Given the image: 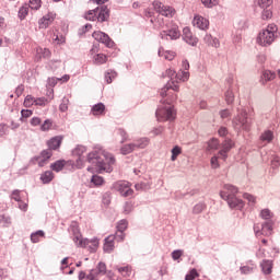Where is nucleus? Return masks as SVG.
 I'll list each match as a JSON object with an SVG mask.
<instances>
[{
	"label": "nucleus",
	"mask_w": 280,
	"mask_h": 280,
	"mask_svg": "<svg viewBox=\"0 0 280 280\" xmlns=\"http://www.w3.org/2000/svg\"><path fill=\"white\" fill-rule=\"evenodd\" d=\"M163 78H170V81L161 89V95L165 97L167 91L178 92V82H187L189 80V61H182V69L176 73V70L170 68L163 73Z\"/></svg>",
	"instance_id": "nucleus-1"
},
{
	"label": "nucleus",
	"mask_w": 280,
	"mask_h": 280,
	"mask_svg": "<svg viewBox=\"0 0 280 280\" xmlns=\"http://www.w3.org/2000/svg\"><path fill=\"white\" fill-rule=\"evenodd\" d=\"M88 163L95 167L98 174L106 172L110 174L113 172V165H115V156L104 149H98L90 152L86 158Z\"/></svg>",
	"instance_id": "nucleus-2"
},
{
	"label": "nucleus",
	"mask_w": 280,
	"mask_h": 280,
	"mask_svg": "<svg viewBox=\"0 0 280 280\" xmlns=\"http://www.w3.org/2000/svg\"><path fill=\"white\" fill-rule=\"evenodd\" d=\"M172 91L174 90L166 91V95L164 96H162L160 92L161 97H163L161 102L164 105L160 106L155 112L158 121H174V119H176V110H174L172 102H176L177 96Z\"/></svg>",
	"instance_id": "nucleus-3"
},
{
	"label": "nucleus",
	"mask_w": 280,
	"mask_h": 280,
	"mask_svg": "<svg viewBox=\"0 0 280 280\" xmlns=\"http://www.w3.org/2000/svg\"><path fill=\"white\" fill-rule=\"evenodd\" d=\"M70 233L72 235V241L74 242L75 246H78V248H86V246H89L90 253H95L97 250L100 241L97 238H92L91 241L89 238H83L78 222L71 223Z\"/></svg>",
	"instance_id": "nucleus-4"
},
{
	"label": "nucleus",
	"mask_w": 280,
	"mask_h": 280,
	"mask_svg": "<svg viewBox=\"0 0 280 280\" xmlns=\"http://www.w3.org/2000/svg\"><path fill=\"white\" fill-rule=\"evenodd\" d=\"M237 191H240L237 187L225 184L223 186V190L220 191V196L222 200H226L230 209H236L237 211H242V209H244V200L235 196Z\"/></svg>",
	"instance_id": "nucleus-5"
},
{
	"label": "nucleus",
	"mask_w": 280,
	"mask_h": 280,
	"mask_svg": "<svg viewBox=\"0 0 280 280\" xmlns=\"http://www.w3.org/2000/svg\"><path fill=\"white\" fill-rule=\"evenodd\" d=\"M277 32L279 28L276 24H269L267 28L259 32L256 43L260 45V47H270L277 40Z\"/></svg>",
	"instance_id": "nucleus-6"
},
{
	"label": "nucleus",
	"mask_w": 280,
	"mask_h": 280,
	"mask_svg": "<svg viewBox=\"0 0 280 280\" xmlns=\"http://www.w3.org/2000/svg\"><path fill=\"white\" fill-rule=\"evenodd\" d=\"M232 124L235 130H250L248 112L244 108L237 109V115L233 118Z\"/></svg>",
	"instance_id": "nucleus-7"
},
{
	"label": "nucleus",
	"mask_w": 280,
	"mask_h": 280,
	"mask_svg": "<svg viewBox=\"0 0 280 280\" xmlns=\"http://www.w3.org/2000/svg\"><path fill=\"white\" fill-rule=\"evenodd\" d=\"M149 144H150V139L140 138L138 140H135L131 143L122 145L120 148V153L124 155L131 154V152H135L137 150H144V148H148Z\"/></svg>",
	"instance_id": "nucleus-8"
},
{
	"label": "nucleus",
	"mask_w": 280,
	"mask_h": 280,
	"mask_svg": "<svg viewBox=\"0 0 280 280\" xmlns=\"http://www.w3.org/2000/svg\"><path fill=\"white\" fill-rule=\"evenodd\" d=\"M162 40H178L180 31L176 24H166L165 28L160 33Z\"/></svg>",
	"instance_id": "nucleus-9"
},
{
	"label": "nucleus",
	"mask_w": 280,
	"mask_h": 280,
	"mask_svg": "<svg viewBox=\"0 0 280 280\" xmlns=\"http://www.w3.org/2000/svg\"><path fill=\"white\" fill-rule=\"evenodd\" d=\"M113 189H115V191H118L124 198H128L132 196V194H135V190H132V188L130 187V182L127 180H118L114 183Z\"/></svg>",
	"instance_id": "nucleus-10"
},
{
	"label": "nucleus",
	"mask_w": 280,
	"mask_h": 280,
	"mask_svg": "<svg viewBox=\"0 0 280 280\" xmlns=\"http://www.w3.org/2000/svg\"><path fill=\"white\" fill-rule=\"evenodd\" d=\"M153 9L158 14L166 16L167 19H172V16L176 14V10H174V8L163 4L161 1H154Z\"/></svg>",
	"instance_id": "nucleus-11"
},
{
	"label": "nucleus",
	"mask_w": 280,
	"mask_h": 280,
	"mask_svg": "<svg viewBox=\"0 0 280 280\" xmlns=\"http://www.w3.org/2000/svg\"><path fill=\"white\" fill-rule=\"evenodd\" d=\"M254 233L256 237H259L260 235H265L266 237H269V235H272V221H266L261 225L255 224Z\"/></svg>",
	"instance_id": "nucleus-12"
},
{
	"label": "nucleus",
	"mask_w": 280,
	"mask_h": 280,
	"mask_svg": "<svg viewBox=\"0 0 280 280\" xmlns=\"http://www.w3.org/2000/svg\"><path fill=\"white\" fill-rule=\"evenodd\" d=\"M93 38L96 39L98 43H103L105 47H115V42L110 39L108 34L102 32V31H96L92 34Z\"/></svg>",
	"instance_id": "nucleus-13"
},
{
	"label": "nucleus",
	"mask_w": 280,
	"mask_h": 280,
	"mask_svg": "<svg viewBox=\"0 0 280 280\" xmlns=\"http://www.w3.org/2000/svg\"><path fill=\"white\" fill-rule=\"evenodd\" d=\"M233 149V140L226 139L225 141L222 142V149L219 151V156L223 161L229 158V152Z\"/></svg>",
	"instance_id": "nucleus-14"
},
{
	"label": "nucleus",
	"mask_w": 280,
	"mask_h": 280,
	"mask_svg": "<svg viewBox=\"0 0 280 280\" xmlns=\"http://www.w3.org/2000/svg\"><path fill=\"white\" fill-rule=\"evenodd\" d=\"M183 38L185 43H187L188 45H191V47H196V45H198V37L194 36L189 27H185L183 30Z\"/></svg>",
	"instance_id": "nucleus-15"
},
{
	"label": "nucleus",
	"mask_w": 280,
	"mask_h": 280,
	"mask_svg": "<svg viewBox=\"0 0 280 280\" xmlns=\"http://www.w3.org/2000/svg\"><path fill=\"white\" fill-rule=\"evenodd\" d=\"M194 27H198V30H209V20L203 18L202 15H195L192 20Z\"/></svg>",
	"instance_id": "nucleus-16"
},
{
	"label": "nucleus",
	"mask_w": 280,
	"mask_h": 280,
	"mask_svg": "<svg viewBox=\"0 0 280 280\" xmlns=\"http://www.w3.org/2000/svg\"><path fill=\"white\" fill-rule=\"evenodd\" d=\"M54 19H56V14H54V13H48L47 15H44L39 20V27L42 30H47V27H49V25H51V23H54Z\"/></svg>",
	"instance_id": "nucleus-17"
},
{
	"label": "nucleus",
	"mask_w": 280,
	"mask_h": 280,
	"mask_svg": "<svg viewBox=\"0 0 280 280\" xmlns=\"http://www.w3.org/2000/svg\"><path fill=\"white\" fill-rule=\"evenodd\" d=\"M52 153L51 150H44L40 153V156L37 158V163L39 167H45V165H47L49 159H51Z\"/></svg>",
	"instance_id": "nucleus-18"
},
{
	"label": "nucleus",
	"mask_w": 280,
	"mask_h": 280,
	"mask_svg": "<svg viewBox=\"0 0 280 280\" xmlns=\"http://www.w3.org/2000/svg\"><path fill=\"white\" fill-rule=\"evenodd\" d=\"M97 275H106V264L98 262L96 270H92L90 275H88V279L95 280V277H97Z\"/></svg>",
	"instance_id": "nucleus-19"
},
{
	"label": "nucleus",
	"mask_w": 280,
	"mask_h": 280,
	"mask_svg": "<svg viewBox=\"0 0 280 280\" xmlns=\"http://www.w3.org/2000/svg\"><path fill=\"white\" fill-rule=\"evenodd\" d=\"M91 113L94 115V117H101L106 113V105H104V103H97L92 106Z\"/></svg>",
	"instance_id": "nucleus-20"
},
{
	"label": "nucleus",
	"mask_w": 280,
	"mask_h": 280,
	"mask_svg": "<svg viewBox=\"0 0 280 280\" xmlns=\"http://www.w3.org/2000/svg\"><path fill=\"white\" fill-rule=\"evenodd\" d=\"M103 248L105 253H113L115 250V235H109L105 238Z\"/></svg>",
	"instance_id": "nucleus-21"
},
{
	"label": "nucleus",
	"mask_w": 280,
	"mask_h": 280,
	"mask_svg": "<svg viewBox=\"0 0 280 280\" xmlns=\"http://www.w3.org/2000/svg\"><path fill=\"white\" fill-rule=\"evenodd\" d=\"M35 58L36 60H43V58H51V50L48 48L37 47Z\"/></svg>",
	"instance_id": "nucleus-22"
},
{
	"label": "nucleus",
	"mask_w": 280,
	"mask_h": 280,
	"mask_svg": "<svg viewBox=\"0 0 280 280\" xmlns=\"http://www.w3.org/2000/svg\"><path fill=\"white\" fill-rule=\"evenodd\" d=\"M110 16V13L108 11V7H102L101 9L98 8V12H97V21H100V23H104V21H108V18Z\"/></svg>",
	"instance_id": "nucleus-23"
},
{
	"label": "nucleus",
	"mask_w": 280,
	"mask_h": 280,
	"mask_svg": "<svg viewBox=\"0 0 280 280\" xmlns=\"http://www.w3.org/2000/svg\"><path fill=\"white\" fill-rule=\"evenodd\" d=\"M203 43H206V45H208L209 47H214L215 49H218V47H220V39L207 34L203 37Z\"/></svg>",
	"instance_id": "nucleus-24"
},
{
	"label": "nucleus",
	"mask_w": 280,
	"mask_h": 280,
	"mask_svg": "<svg viewBox=\"0 0 280 280\" xmlns=\"http://www.w3.org/2000/svg\"><path fill=\"white\" fill-rule=\"evenodd\" d=\"M62 143V137L56 136L48 141V150H58Z\"/></svg>",
	"instance_id": "nucleus-25"
},
{
	"label": "nucleus",
	"mask_w": 280,
	"mask_h": 280,
	"mask_svg": "<svg viewBox=\"0 0 280 280\" xmlns=\"http://www.w3.org/2000/svg\"><path fill=\"white\" fill-rule=\"evenodd\" d=\"M260 268L264 275H272V260H262Z\"/></svg>",
	"instance_id": "nucleus-26"
},
{
	"label": "nucleus",
	"mask_w": 280,
	"mask_h": 280,
	"mask_svg": "<svg viewBox=\"0 0 280 280\" xmlns=\"http://www.w3.org/2000/svg\"><path fill=\"white\" fill-rule=\"evenodd\" d=\"M218 148H220V141L218 139L212 138L207 142V148H206L207 152H213L218 150Z\"/></svg>",
	"instance_id": "nucleus-27"
},
{
	"label": "nucleus",
	"mask_w": 280,
	"mask_h": 280,
	"mask_svg": "<svg viewBox=\"0 0 280 280\" xmlns=\"http://www.w3.org/2000/svg\"><path fill=\"white\" fill-rule=\"evenodd\" d=\"M65 165H67V162L65 160H59L50 164V170H52V172H62Z\"/></svg>",
	"instance_id": "nucleus-28"
},
{
	"label": "nucleus",
	"mask_w": 280,
	"mask_h": 280,
	"mask_svg": "<svg viewBox=\"0 0 280 280\" xmlns=\"http://www.w3.org/2000/svg\"><path fill=\"white\" fill-rule=\"evenodd\" d=\"M160 58H164L165 60H174L176 58V52L170 50H159Z\"/></svg>",
	"instance_id": "nucleus-29"
},
{
	"label": "nucleus",
	"mask_w": 280,
	"mask_h": 280,
	"mask_svg": "<svg viewBox=\"0 0 280 280\" xmlns=\"http://www.w3.org/2000/svg\"><path fill=\"white\" fill-rule=\"evenodd\" d=\"M40 180L44 183V185L49 184L54 180V173L51 171H46L40 175Z\"/></svg>",
	"instance_id": "nucleus-30"
},
{
	"label": "nucleus",
	"mask_w": 280,
	"mask_h": 280,
	"mask_svg": "<svg viewBox=\"0 0 280 280\" xmlns=\"http://www.w3.org/2000/svg\"><path fill=\"white\" fill-rule=\"evenodd\" d=\"M40 237H45V232L43 230H38L31 234V241L33 244H38V242H40Z\"/></svg>",
	"instance_id": "nucleus-31"
},
{
	"label": "nucleus",
	"mask_w": 280,
	"mask_h": 280,
	"mask_svg": "<svg viewBox=\"0 0 280 280\" xmlns=\"http://www.w3.org/2000/svg\"><path fill=\"white\" fill-rule=\"evenodd\" d=\"M85 152L86 147L79 144L72 150V156L82 158V155L85 154Z\"/></svg>",
	"instance_id": "nucleus-32"
},
{
	"label": "nucleus",
	"mask_w": 280,
	"mask_h": 280,
	"mask_svg": "<svg viewBox=\"0 0 280 280\" xmlns=\"http://www.w3.org/2000/svg\"><path fill=\"white\" fill-rule=\"evenodd\" d=\"M151 23L154 25V27H156L158 30H162V32L165 30V27H167V25H165V21H163L162 18H158L156 20H152L151 19Z\"/></svg>",
	"instance_id": "nucleus-33"
},
{
	"label": "nucleus",
	"mask_w": 280,
	"mask_h": 280,
	"mask_svg": "<svg viewBox=\"0 0 280 280\" xmlns=\"http://www.w3.org/2000/svg\"><path fill=\"white\" fill-rule=\"evenodd\" d=\"M272 139H275V133L270 130H266L260 136V140L261 141H267V143H270L272 141Z\"/></svg>",
	"instance_id": "nucleus-34"
},
{
	"label": "nucleus",
	"mask_w": 280,
	"mask_h": 280,
	"mask_svg": "<svg viewBox=\"0 0 280 280\" xmlns=\"http://www.w3.org/2000/svg\"><path fill=\"white\" fill-rule=\"evenodd\" d=\"M97 12H100V8H96L94 10H90L88 13H85V20L86 21H95L97 19Z\"/></svg>",
	"instance_id": "nucleus-35"
},
{
	"label": "nucleus",
	"mask_w": 280,
	"mask_h": 280,
	"mask_svg": "<svg viewBox=\"0 0 280 280\" xmlns=\"http://www.w3.org/2000/svg\"><path fill=\"white\" fill-rule=\"evenodd\" d=\"M106 60H107V57L104 54H97L93 58L94 65H104Z\"/></svg>",
	"instance_id": "nucleus-36"
},
{
	"label": "nucleus",
	"mask_w": 280,
	"mask_h": 280,
	"mask_svg": "<svg viewBox=\"0 0 280 280\" xmlns=\"http://www.w3.org/2000/svg\"><path fill=\"white\" fill-rule=\"evenodd\" d=\"M275 72L270 71V70H265L262 72V77L261 80L262 82H270V80H275Z\"/></svg>",
	"instance_id": "nucleus-37"
},
{
	"label": "nucleus",
	"mask_w": 280,
	"mask_h": 280,
	"mask_svg": "<svg viewBox=\"0 0 280 280\" xmlns=\"http://www.w3.org/2000/svg\"><path fill=\"white\" fill-rule=\"evenodd\" d=\"M207 209V205L205 202H199L192 208V213L195 215H198L199 213H202Z\"/></svg>",
	"instance_id": "nucleus-38"
},
{
	"label": "nucleus",
	"mask_w": 280,
	"mask_h": 280,
	"mask_svg": "<svg viewBox=\"0 0 280 280\" xmlns=\"http://www.w3.org/2000/svg\"><path fill=\"white\" fill-rule=\"evenodd\" d=\"M91 183L95 187H102V185H104V177L98 176V175H93L92 178H91Z\"/></svg>",
	"instance_id": "nucleus-39"
},
{
	"label": "nucleus",
	"mask_w": 280,
	"mask_h": 280,
	"mask_svg": "<svg viewBox=\"0 0 280 280\" xmlns=\"http://www.w3.org/2000/svg\"><path fill=\"white\" fill-rule=\"evenodd\" d=\"M118 272H119L122 277H130V275H132V268H131L130 266L119 267V268H118Z\"/></svg>",
	"instance_id": "nucleus-40"
},
{
	"label": "nucleus",
	"mask_w": 280,
	"mask_h": 280,
	"mask_svg": "<svg viewBox=\"0 0 280 280\" xmlns=\"http://www.w3.org/2000/svg\"><path fill=\"white\" fill-rule=\"evenodd\" d=\"M51 126H54V121H51V119H46V120L40 125V130H42V132H48V130H51Z\"/></svg>",
	"instance_id": "nucleus-41"
},
{
	"label": "nucleus",
	"mask_w": 280,
	"mask_h": 280,
	"mask_svg": "<svg viewBox=\"0 0 280 280\" xmlns=\"http://www.w3.org/2000/svg\"><path fill=\"white\" fill-rule=\"evenodd\" d=\"M115 78H117V72L113 70H108L107 72H105V80L107 84H110L113 80H115Z\"/></svg>",
	"instance_id": "nucleus-42"
},
{
	"label": "nucleus",
	"mask_w": 280,
	"mask_h": 280,
	"mask_svg": "<svg viewBox=\"0 0 280 280\" xmlns=\"http://www.w3.org/2000/svg\"><path fill=\"white\" fill-rule=\"evenodd\" d=\"M36 98L32 95H27L24 100L25 108H32L35 105Z\"/></svg>",
	"instance_id": "nucleus-43"
},
{
	"label": "nucleus",
	"mask_w": 280,
	"mask_h": 280,
	"mask_svg": "<svg viewBox=\"0 0 280 280\" xmlns=\"http://www.w3.org/2000/svg\"><path fill=\"white\" fill-rule=\"evenodd\" d=\"M128 229V221L122 219L117 224V231L118 233H124Z\"/></svg>",
	"instance_id": "nucleus-44"
},
{
	"label": "nucleus",
	"mask_w": 280,
	"mask_h": 280,
	"mask_svg": "<svg viewBox=\"0 0 280 280\" xmlns=\"http://www.w3.org/2000/svg\"><path fill=\"white\" fill-rule=\"evenodd\" d=\"M59 110L61 113H67V110H69V98L63 97L61 100V104L59 105Z\"/></svg>",
	"instance_id": "nucleus-45"
},
{
	"label": "nucleus",
	"mask_w": 280,
	"mask_h": 280,
	"mask_svg": "<svg viewBox=\"0 0 280 280\" xmlns=\"http://www.w3.org/2000/svg\"><path fill=\"white\" fill-rule=\"evenodd\" d=\"M200 277V273H198V270L191 269L185 277V280H195Z\"/></svg>",
	"instance_id": "nucleus-46"
},
{
	"label": "nucleus",
	"mask_w": 280,
	"mask_h": 280,
	"mask_svg": "<svg viewBox=\"0 0 280 280\" xmlns=\"http://www.w3.org/2000/svg\"><path fill=\"white\" fill-rule=\"evenodd\" d=\"M260 218H262V220H267V222H270L272 212L269 209H264L260 211Z\"/></svg>",
	"instance_id": "nucleus-47"
},
{
	"label": "nucleus",
	"mask_w": 280,
	"mask_h": 280,
	"mask_svg": "<svg viewBox=\"0 0 280 280\" xmlns=\"http://www.w3.org/2000/svg\"><path fill=\"white\" fill-rule=\"evenodd\" d=\"M28 12H30V7H27V5L21 7L19 10V18L22 20L25 19V16H27Z\"/></svg>",
	"instance_id": "nucleus-48"
},
{
	"label": "nucleus",
	"mask_w": 280,
	"mask_h": 280,
	"mask_svg": "<svg viewBox=\"0 0 280 280\" xmlns=\"http://www.w3.org/2000/svg\"><path fill=\"white\" fill-rule=\"evenodd\" d=\"M0 224L3 226H9L12 224V219L10 217L7 215H0Z\"/></svg>",
	"instance_id": "nucleus-49"
},
{
	"label": "nucleus",
	"mask_w": 280,
	"mask_h": 280,
	"mask_svg": "<svg viewBox=\"0 0 280 280\" xmlns=\"http://www.w3.org/2000/svg\"><path fill=\"white\" fill-rule=\"evenodd\" d=\"M171 152H172L171 160L176 161V159H178V155L182 152L180 147H178V145L174 147Z\"/></svg>",
	"instance_id": "nucleus-50"
},
{
	"label": "nucleus",
	"mask_w": 280,
	"mask_h": 280,
	"mask_svg": "<svg viewBox=\"0 0 280 280\" xmlns=\"http://www.w3.org/2000/svg\"><path fill=\"white\" fill-rule=\"evenodd\" d=\"M258 5L262 10H266V9L270 8V5H272V0H259Z\"/></svg>",
	"instance_id": "nucleus-51"
},
{
	"label": "nucleus",
	"mask_w": 280,
	"mask_h": 280,
	"mask_svg": "<svg viewBox=\"0 0 280 280\" xmlns=\"http://www.w3.org/2000/svg\"><path fill=\"white\" fill-rule=\"evenodd\" d=\"M218 159H220L218 155H213L210 160V165L212 167V170H218V167H220V162L218 161Z\"/></svg>",
	"instance_id": "nucleus-52"
},
{
	"label": "nucleus",
	"mask_w": 280,
	"mask_h": 280,
	"mask_svg": "<svg viewBox=\"0 0 280 280\" xmlns=\"http://www.w3.org/2000/svg\"><path fill=\"white\" fill-rule=\"evenodd\" d=\"M180 257H183V249H175L172 252V259L174 261H178V259H180Z\"/></svg>",
	"instance_id": "nucleus-53"
},
{
	"label": "nucleus",
	"mask_w": 280,
	"mask_h": 280,
	"mask_svg": "<svg viewBox=\"0 0 280 280\" xmlns=\"http://www.w3.org/2000/svg\"><path fill=\"white\" fill-rule=\"evenodd\" d=\"M201 3L205 8H213L214 5H218V0H201Z\"/></svg>",
	"instance_id": "nucleus-54"
},
{
	"label": "nucleus",
	"mask_w": 280,
	"mask_h": 280,
	"mask_svg": "<svg viewBox=\"0 0 280 280\" xmlns=\"http://www.w3.org/2000/svg\"><path fill=\"white\" fill-rule=\"evenodd\" d=\"M261 16L264 21H268V19H272V10L264 9Z\"/></svg>",
	"instance_id": "nucleus-55"
},
{
	"label": "nucleus",
	"mask_w": 280,
	"mask_h": 280,
	"mask_svg": "<svg viewBox=\"0 0 280 280\" xmlns=\"http://www.w3.org/2000/svg\"><path fill=\"white\" fill-rule=\"evenodd\" d=\"M233 100H235V96L233 95V91L229 90V91L225 93V101H226V104H233Z\"/></svg>",
	"instance_id": "nucleus-56"
},
{
	"label": "nucleus",
	"mask_w": 280,
	"mask_h": 280,
	"mask_svg": "<svg viewBox=\"0 0 280 280\" xmlns=\"http://www.w3.org/2000/svg\"><path fill=\"white\" fill-rule=\"evenodd\" d=\"M31 10H38L40 8V0H30Z\"/></svg>",
	"instance_id": "nucleus-57"
},
{
	"label": "nucleus",
	"mask_w": 280,
	"mask_h": 280,
	"mask_svg": "<svg viewBox=\"0 0 280 280\" xmlns=\"http://www.w3.org/2000/svg\"><path fill=\"white\" fill-rule=\"evenodd\" d=\"M114 236L116 242H124V240H126V234L124 232H119L118 230Z\"/></svg>",
	"instance_id": "nucleus-58"
},
{
	"label": "nucleus",
	"mask_w": 280,
	"mask_h": 280,
	"mask_svg": "<svg viewBox=\"0 0 280 280\" xmlns=\"http://www.w3.org/2000/svg\"><path fill=\"white\" fill-rule=\"evenodd\" d=\"M74 167H77V170H82V167H84V158H78Z\"/></svg>",
	"instance_id": "nucleus-59"
},
{
	"label": "nucleus",
	"mask_w": 280,
	"mask_h": 280,
	"mask_svg": "<svg viewBox=\"0 0 280 280\" xmlns=\"http://www.w3.org/2000/svg\"><path fill=\"white\" fill-rule=\"evenodd\" d=\"M242 275H252L254 268L248 266H243L240 268Z\"/></svg>",
	"instance_id": "nucleus-60"
},
{
	"label": "nucleus",
	"mask_w": 280,
	"mask_h": 280,
	"mask_svg": "<svg viewBox=\"0 0 280 280\" xmlns=\"http://www.w3.org/2000/svg\"><path fill=\"white\" fill-rule=\"evenodd\" d=\"M47 105V98L39 97L35 98V106H46Z\"/></svg>",
	"instance_id": "nucleus-61"
},
{
	"label": "nucleus",
	"mask_w": 280,
	"mask_h": 280,
	"mask_svg": "<svg viewBox=\"0 0 280 280\" xmlns=\"http://www.w3.org/2000/svg\"><path fill=\"white\" fill-rule=\"evenodd\" d=\"M60 82L59 78H48L47 84L48 86H56Z\"/></svg>",
	"instance_id": "nucleus-62"
},
{
	"label": "nucleus",
	"mask_w": 280,
	"mask_h": 280,
	"mask_svg": "<svg viewBox=\"0 0 280 280\" xmlns=\"http://www.w3.org/2000/svg\"><path fill=\"white\" fill-rule=\"evenodd\" d=\"M40 124H43V120L40 119V117H33L31 119V126H40Z\"/></svg>",
	"instance_id": "nucleus-63"
},
{
	"label": "nucleus",
	"mask_w": 280,
	"mask_h": 280,
	"mask_svg": "<svg viewBox=\"0 0 280 280\" xmlns=\"http://www.w3.org/2000/svg\"><path fill=\"white\" fill-rule=\"evenodd\" d=\"M124 211L126 214L131 213L132 212V203L131 202H126L124 206Z\"/></svg>",
	"instance_id": "nucleus-64"
}]
</instances>
